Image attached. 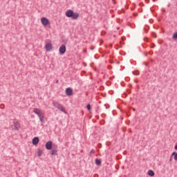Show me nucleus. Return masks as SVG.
<instances>
[{
	"label": "nucleus",
	"instance_id": "f257e3e1",
	"mask_svg": "<svg viewBox=\"0 0 177 177\" xmlns=\"http://www.w3.org/2000/svg\"><path fill=\"white\" fill-rule=\"evenodd\" d=\"M33 113H35V114L38 115L40 120V122H41V124H45V113H44V111H42L39 109L35 108L33 109Z\"/></svg>",
	"mask_w": 177,
	"mask_h": 177
},
{
	"label": "nucleus",
	"instance_id": "f03ea898",
	"mask_svg": "<svg viewBox=\"0 0 177 177\" xmlns=\"http://www.w3.org/2000/svg\"><path fill=\"white\" fill-rule=\"evenodd\" d=\"M66 17H71L73 20H77L80 17V14L78 12H74L73 10H68L66 12Z\"/></svg>",
	"mask_w": 177,
	"mask_h": 177
},
{
	"label": "nucleus",
	"instance_id": "7ed1b4c3",
	"mask_svg": "<svg viewBox=\"0 0 177 177\" xmlns=\"http://www.w3.org/2000/svg\"><path fill=\"white\" fill-rule=\"evenodd\" d=\"M53 106L54 107H56L57 109H58V110H59L60 111H62V113H65V114L67 113V112L66 111V109H64V108L63 107V106H62V104L57 102H53Z\"/></svg>",
	"mask_w": 177,
	"mask_h": 177
},
{
	"label": "nucleus",
	"instance_id": "20e7f679",
	"mask_svg": "<svg viewBox=\"0 0 177 177\" xmlns=\"http://www.w3.org/2000/svg\"><path fill=\"white\" fill-rule=\"evenodd\" d=\"M11 127L13 131H19L20 129V123H19V122H14Z\"/></svg>",
	"mask_w": 177,
	"mask_h": 177
},
{
	"label": "nucleus",
	"instance_id": "39448f33",
	"mask_svg": "<svg viewBox=\"0 0 177 177\" xmlns=\"http://www.w3.org/2000/svg\"><path fill=\"white\" fill-rule=\"evenodd\" d=\"M41 22L43 26H48V24H49V19L45 17H42L41 19Z\"/></svg>",
	"mask_w": 177,
	"mask_h": 177
},
{
	"label": "nucleus",
	"instance_id": "423d86ee",
	"mask_svg": "<svg viewBox=\"0 0 177 177\" xmlns=\"http://www.w3.org/2000/svg\"><path fill=\"white\" fill-rule=\"evenodd\" d=\"M59 52L61 55H64L66 53V45H62L59 47Z\"/></svg>",
	"mask_w": 177,
	"mask_h": 177
},
{
	"label": "nucleus",
	"instance_id": "0eeeda50",
	"mask_svg": "<svg viewBox=\"0 0 177 177\" xmlns=\"http://www.w3.org/2000/svg\"><path fill=\"white\" fill-rule=\"evenodd\" d=\"M66 96H71V95H73V88L68 87L67 88H66Z\"/></svg>",
	"mask_w": 177,
	"mask_h": 177
},
{
	"label": "nucleus",
	"instance_id": "6e6552de",
	"mask_svg": "<svg viewBox=\"0 0 177 177\" xmlns=\"http://www.w3.org/2000/svg\"><path fill=\"white\" fill-rule=\"evenodd\" d=\"M53 46L51 43H47L45 46V49L47 52H50Z\"/></svg>",
	"mask_w": 177,
	"mask_h": 177
},
{
	"label": "nucleus",
	"instance_id": "1a4fd4ad",
	"mask_svg": "<svg viewBox=\"0 0 177 177\" xmlns=\"http://www.w3.org/2000/svg\"><path fill=\"white\" fill-rule=\"evenodd\" d=\"M52 141H48L46 143V150H52Z\"/></svg>",
	"mask_w": 177,
	"mask_h": 177
},
{
	"label": "nucleus",
	"instance_id": "9d476101",
	"mask_svg": "<svg viewBox=\"0 0 177 177\" xmlns=\"http://www.w3.org/2000/svg\"><path fill=\"white\" fill-rule=\"evenodd\" d=\"M32 142L35 146L37 145L38 143H39V138L38 137L33 138Z\"/></svg>",
	"mask_w": 177,
	"mask_h": 177
},
{
	"label": "nucleus",
	"instance_id": "9b49d317",
	"mask_svg": "<svg viewBox=\"0 0 177 177\" xmlns=\"http://www.w3.org/2000/svg\"><path fill=\"white\" fill-rule=\"evenodd\" d=\"M51 156H57V149H53L50 151Z\"/></svg>",
	"mask_w": 177,
	"mask_h": 177
},
{
	"label": "nucleus",
	"instance_id": "f8f14e48",
	"mask_svg": "<svg viewBox=\"0 0 177 177\" xmlns=\"http://www.w3.org/2000/svg\"><path fill=\"white\" fill-rule=\"evenodd\" d=\"M149 176H154V175H156V174L154 173V171L153 170H149L147 172Z\"/></svg>",
	"mask_w": 177,
	"mask_h": 177
},
{
	"label": "nucleus",
	"instance_id": "ddd939ff",
	"mask_svg": "<svg viewBox=\"0 0 177 177\" xmlns=\"http://www.w3.org/2000/svg\"><path fill=\"white\" fill-rule=\"evenodd\" d=\"M96 165H102V160L100 159H95V160Z\"/></svg>",
	"mask_w": 177,
	"mask_h": 177
},
{
	"label": "nucleus",
	"instance_id": "4468645a",
	"mask_svg": "<svg viewBox=\"0 0 177 177\" xmlns=\"http://www.w3.org/2000/svg\"><path fill=\"white\" fill-rule=\"evenodd\" d=\"M174 156L175 161H177V153L175 151L171 153V157H174Z\"/></svg>",
	"mask_w": 177,
	"mask_h": 177
},
{
	"label": "nucleus",
	"instance_id": "2eb2a0df",
	"mask_svg": "<svg viewBox=\"0 0 177 177\" xmlns=\"http://www.w3.org/2000/svg\"><path fill=\"white\" fill-rule=\"evenodd\" d=\"M38 157H41L42 156V150L39 149L37 151Z\"/></svg>",
	"mask_w": 177,
	"mask_h": 177
},
{
	"label": "nucleus",
	"instance_id": "dca6fc26",
	"mask_svg": "<svg viewBox=\"0 0 177 177\" xmlns=\"http://www.w3.org/2000/svg\"><path fill=\"white\" fill-rule=\"evenodd\" d=\"M173 39H177V32H176L173 34Z\"/></svg>",
	"mask_w": 177,
	"mask_h": 177
},
{
	"label": "nucleus",
	"instance_id": "f3484780",
	"mask_svg": "<svg viewBox=\"0 0 177 177\" xmlns=\"http://www.w3.org/2000/svg\"><path fill=\"white\" fill-rule=\"evenodd\" d=\"M86 109L88 110V111H91V105L89 104H87Z\"/></svg>",
	"mask_w": 177,
	"mask_h": 177
},
{
	"label": "nucleus",
	"instance_id": "a211bd4d",
	"mask_svg": "<svg viewBox=\"0 0 177 177\" xmlns=\"http://www.w3.org/2000/svg\"><path fill=\"white\" fill-rule=\"evenodd\" d=\"M95 153V149H91L89 153V156H91V154H93Z\"/></svg>",
	"mask_w": 177,
	"mask_h": 177
},
{
	"label": "nucleus",
	"instance_id": "6ab92c4d",
	"mask_svg": "<svg viewBox=\"0 0 177 177\" xmlns=\"http://www.w3.org/2000/svg\"><path fill=\"white\" fill-rule=\"evenodd\" d=\"M169 161H170V162L172 161V155H171V157H170V158H169Z\"/></svg>",
	"mask_w": 177,
	"mask_h": 177
},
{
	"label": "nucleus",
	"instance_id": "aec40b11",
	"mask_svg": "<svg viewBox=\"0 0 177 177\" xmlns=\"http://www.w3.org/2000/svg\"><path fill=\"white\" fill-rule=\"evenodd\" d=\"M174 149L175 150H177V145H175Z\"/></svg>",
	"mask_w": 177,
	"mask_h": 177
},
{
	"label": "nucleus",
	"instance_id": "412c9836",
	"mask_svg": "<svg viewBox=\"0 0 177 177\" xmlns=\"http://www.w3.org/2000/svg\"><path fill=\"white\" fill-rule=\"evenodd\" d=\"M56 84H59V80H56Z\"/></svg>",
	"mask_w": 177,
	"mask_h": 177
},
{
	"label": "nucleus",
	"instance_id": "4be33fe9",
	"mask_svg": "<svg viewBox=\"0 0 177 177\" xmlns=\"http://www.w3.org/2000/svg\"><path fill=\"white\" fill-rule=\"evenodd\" d=\"M151 48H156V45H153V46H151Z\"/></svg>",
	"mask_w": 177,
	"mask_h": 177
},
{
	"label": "nucleus",
	"instance_id": "5701e85b",
	"mask_svg": "<svg viewBox=\"0 0 177 177\" xmlns=\"http://www.w3.org/2000/svg\"><path fill=\"white\" fill-rule=\"evenodd\" d=\"M133 111H135V109H133Z\"/></svg>",
	"mask_w": 177,
	"mask_h": 177
},
{
	"label": "nucleus",
	"instance_id": "b1692460",
	"mask_svg": "<svg viewBox=\"0 0 177 177\" xmlns=\"http://www.w3.org/2000/svg\"><path fill=\"white\" fill-rule=\"evenodd\" d=\"M91 49H93V48H91Z\"/></svg>",
	"mask_w": 177,
	"mask_h": 177
}]
</instances>
